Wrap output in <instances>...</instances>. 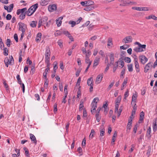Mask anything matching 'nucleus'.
<instances>
[{
	"mask_svg": "<svg viewBox=\"0 0 157 157\" xmlns=\"http://www.w3.org/2000/svg\"><path fill=\"white\" fill-rule=\"evenodd\" d=\"M95 133V132L94 130V129H92L91 130V132L89 136L90 138H91V139L94 136V135Z\"/></svg>",
	"mask_w": 157,
	"mask_h": 157,
	"instance_id": "58836bf2",
	"label": "nucleus"
},
{
	"mask_svg": "<svg viewBox=\"0 0 157 157\" xmlns=\"http://www.w3.org/2000/svg\"><path fill=\"white\" fill-rule=\"evenodd\" d=\"M86 2H87V5L94 6V2L91 0H89L88 1H86Z\"/></svg>",
	"mask_w": 157,
	"mask_h": 157,
	"instance_id": "4c0bfd02",
	"label": "nucleus"
},
{
	"mask_svg": "<svg viewBox=\"0 0 157 157\" xmlns=\"http://www.w3.org/2000/svg\"><path fill=\"white\" fill-rule=\"evenodd\" d=\"M30 138L32 141H33L36 145L37 144V141L35 136L33 134L31 133L30 134Z\"/></svg>",
	"mask_w": 157,
	"mask_h": 157,
	"instance_id": "a211bd4d",
	"label": "nucleus"
},
{
	"mask_svg": "<svg viewBox=\"0 0 157 157\" xmlns=\"http://www.w3.org/2000/svg\"><path fill=\"white\" fill-rule=\"evenodd\" d=\"M62 21L60 20H59L57 19H56V24L57 25L58 27H59L61 25Z\"/></svg>",
	"mask_w": 157,
	"mask_h": 157,
	"instance_id": "49530a36",
	"label": "nucleus"
},
{
	"mask_svg": "<svg viewBox=\"0 0 157 157\" xmlns=\"http://www.w3.org/2000/svg\"><path fill=\"white\" fill-rule=\"evenodd\" d=\"M139 59L141 63L144 64L147 61V58L144 55H141L139 56Z\"/></svg>",
	"mask_w": 157,
	"mask_h": 157,
	"instance_id": "39448f33",
	"label": "nucleus"
},
{
	"mask_svg": "<svg viewBox=\"0 0 157 157\" xmlns=\"http://www.w3.org/2000/svg\"><path fill=\"white\" fill-rule=\"evenodd\" d=\"M132 37L130 36H127L122 40V42L125 44L130 43L132 41Z\"/></svg>",
	"mask_w": 157,
	"mask_h": 157,
	"instance_id": "0eeeda50",
	"label": "nucleus"
},
{
	"mask_svg": "<svg viewBox=\"0 0 157 157\" xmlns=\"http://www.w3.org/2000/svg\"><path fill=\"white\" fill-rule=\"evenodd\" d=\"M146 18L147 19H153L155 20H157V17H156L155 15H151L147 17Z\"/></svg>",
	"mask_w": 157,
	"mask_h": 157,
	"instance_id": "b1692460",
	"label": "nucleus"
},
{
	"mask_svg": "<svg viewBox=\"0 0 157 157\" xmlns=\"http://www.w3.org/2000/svg\"><path fill=\"white\" fill-rule=\"evenodd\" d=\"M57 104L55 103L54 105V112L55 113L57 111Z\"/></svg>",
	"mask_w": 157,
	"mask_h": 157,
	"instance_id": "bf43d9fd",
	"label": "nucleus"
},
{
	"mask_svg": "<svg viewBox=\"0 0 157 157\" xmlns=\"http://www.w3.org/2000/svg\"><path fill=\"white\" fill-rule=\"evenodd\" d=\"M26 13H21L20 15V18L21 20L25 19Z\"/></svg>",
	"mask_w": 157,
	"mask_h": 157,
	"instance_id": "13d9d810",
	"label": "nucleus"
},
{
	"mask_svg": "<svg viewBox=\"0 0 157 157\" xmlns=\"http://www.w3.org/2000/svg\"><path fill=\"white\" fill-rule=\"evenodd\" d=\"M103 74H100L97 76L96 80V82L97 84L99 83L102 80L103 78Z\"/></svg>",
	"mask_w": 157,
	"mask_h": 157,
	"instance_id": "9b49d317",
	"label": "nucleus"
},
{
	"mask_svg": "<svg viewBox=\"0 0 157 157\" xmlns=\"http://www.w3.org/2000/svg\"><path fill=\"white\" fill-rule=\"evenodd\" d=\"M137 96L136 94H133L132 97V103L131 104H132V102L133 101L134 102H136V99Z\"/></svg>",
	"mask_w": 157,
	"mask_h": 157,
	"instance_id": "f704fd0d",
	"label": "nucleus"
},
{
	"mask_svg": "<svg viewBox=\"0 0 157 157\" xmlns=\"http://www.w3.org/2000/svg\"><path fill=\"white\" fill-rule=\"evenodd\" d=\"M144 113L143 112H141L140 114V117L139 120V123H141V122L143 121L144 120Z\"/></svg>",
	"mask_w": 157,
	"mask_h": 157,
	"instance_id": "6ab92c4d",
	"label": "nucleus"
},
{
	"mask_svg": "<svg viewBox=\"0 0 157 157\" xmlns=\"http://www.w3.org/2000/svg\"><path fill=\"white\" fill-rule=\"evenodd\" d=\"M87 114L86 111L85 109H84L83 112V117H87Z\"/></svg>",
	"mask_w": 157,
	"mask_h": 157,
	"instance_id": "338daca9",
	"label": "nucleus"
},
{
	"mask_svg": "<svg viewBox=\"0 0 157 157\" xmlns=\"http://www.w3.org/2000/svg\"><path fill=\"white\" fill-rule=\"evenodd\" d=\"M121 99V96H118L116 100V103H120Z\"/></svg>",
	"mask_w": 157,
	"mask_h": 157,
	"instance_id": "a18cd8bd",
	"label": "nucleus"
},
{
	"mask_svg": "<svg viewBox=\"0 0 157 157\" xmlns=\"http://www.w3.org/2000/svg\"><path fill=\"white\" fill-rule=\"evenodd\" d=\"M116 62H118V65H120L119 66V67H121V68H122L124 66V62L121 58L119 59V60Z\"/></svg>",
	"mask_w": 157,
	"mask_h": 157,
	"instance_id": "f8f14e48",
	"label": "nucleus"
},
{
	"mask_svg": "<svg viewBox=\"0 0 157 157\" xmlns=\"http://www.w3.org/2000/svg\"><path fill=\"white\" fill-rule=\"evenodd\" d=\"M113 44L112 39L111 38H109L108 39L107 45L110 46Z\"/></svg>",
	"mask_w": 157,
	"mask_h": 157,
	"instance_id": "37998d69",
	"label": "nucleus"
},
{
	"mask_svg": "<svg viewBox=\"0 0 157 157\" xmlns=\"http://www.w3.org/2000/svg\"><path fill=\"white\" fill-rule=\"evenodd\" d=\"M42 34L40 33H39L36 37V40L37 42H40L41 40Z\"/></svg>",
	"mask_w": 157,
	"mask_h": 157,
	"instance_id": "412c9836",
	"label": "nucleus"
},
{
	"mask_svg": "<svg viewBox=\"0 0 157 157\" xmlns=\"http://www.w3.org/2000/svg\"><path fill=\"white\" fill-rule=\"evenodd\" d=\"M125 62L127 63H130L131 61V59L130 58L128 57H125L124 59Z\"/></svg>",
	"mask_w": 157,
	"mask_h": 157,
	"instance_id": "603ef678",
	"label": "nucleus"
},
{
	"mask_svg": "<svg viewBox=\"0 0 157 157\" xmlns=\"http://www.w3.org/2000/svg\"><path fill=\"white\" fill-rule=\"evenodd\" d=\"M135 57L134 58V64L135 68L137 73H139L140 71V67L139 63L138 61V59L137 57L135 55Z\"/></svg>",
	"mask_w": 157,
	"mask_h": 157,
	"instance_id": "20e7f679",
	"label": "nucleus"
},
{
	"mask_svg": "<svg viewBox=\"0 0 157 157\" xmlns=\"http://www.w3.org/2000/svg\"><path fill=\"white\" fill-rule=\"evenodd\" d=\"M125 68H124L122 70L121 73V74L120 75V77L121 78L122 77L123 78L124 77V75L125 74Z\"/></svg>",
	"mask_w": 157,
	"mask_h": 157,
	"instance_id": "c03bdc74",
	"label": "nucleus"
},
{
	"mask_svg": "<svg viewBox=\"0 0 157 157\" xmlns=\"http://www.w3.org/2000/svg\"><path fill=\"white\" fill-rule=\"evenodd\" d=\"M105 129H102L100 130V136H103L105 134Z\"/></svg>",
	"mask_w": 157,
	"mask_h": 157,
	"instance_id": "680f3d73",
	"label": "nucleus"
},
{
	"mask_svg": "<svg viewBox=\"0 0 157 157\" xmlns=\"http://www.w3.org/2000/svg\"><path fill=\"white\" fill-rule=\"evenodd\" d=\"M152 66L151 63H149L146 65L144 68V72L145 73H147L149 70L150 68Z\"/></svg>",
	"mask_w": 157,
	"mask_h": 157,
	"instance_id": "2eb2a0df",
	"label": "nucleus"
},
{
	"mask_svg": "<svg viewBox=\"0 0 157 157\" xmlns=\"http://www.w3.org/2000/svg\"><path fill=\"white\" fill-rule=\"evenodd\" d=\"M9 63L10 65H12L14 63V59L12 56H10Z\"/></svg>",
	"mask_w": 157,
	"mask_h": 157,
	"instance_id": "bb28decb",
	"label": "nucleus"
},
{
	"mask_svg": "<svg viewBox=\"0 0 157 157\" xmlns=\"http://www.w3.org/2000/svg\"><path fill=\"white\" fill-rule=\"evenodd\" d=\"M57 9L56 5L53 4L50 5L48 6V11L50 12H52L56 10Z\"/></svg>",
	"mask_w": 157,
	"mask_h": 157,
	"instance_id": "6e6552de",
	"label": "nucleus"
},
{
	"mask_svg": "<svg viewBox=\"0 0 157 157\" xmlns=\"http://www.w3.org/2000/svg\"><path fill=\"white\" fill-rule=\"evenodd\" d=\"M115 81H113V82L109 84V86L107 88V90H110L112 88V87L113 86V85Z\"/></svg>",
	"mask_w": 157,
	"mask_h": 157,
	"instance_id": "864d4df0",
	"label": "nucleus"
},
{
	"mask_svg": "<svg viewBox=\"0 0 157 157\" xmlns=\"http://www.w3.org/2000/svg\"><path fill=\"white\" fill-rule=\"evenodd\" d=\"M18 26L19 29H27L26 25L22 22H19Z\"/></svg>",
	"mask_w": 157,
	"mask_h": 157,
	"instance_id": "9d476101",
	"label": "nucleus"
},
{
	"mask_svg": "<svg viewBox=\"0 0 157 157\" xmlns=\"http://www.w3.org/2000/svg\"><path fill=\"white\" fill-rule=\"evenodd\" d=\"M122 109H123L122 106H120L119 110L118 111V110L117 112L118 113V114H117L118 117H119L120 116V115L121 114V113L122 111Z\"/></svg>",
	"mask_w": 157,
	"mask_h": 157,
	"instance_id": "a19ab883",
	"label": "nucleus"
},
{
	"mask_svg": "<svg viewBox=\"0 0 157 157\" xmlns=\"http://www.w3.org/2000/svg\"><path fill=\"white\" fill-rule=\"evenodd\" d=\"M3 80V84L6 88V90L7 92V93H10V91L9 90V86L8 84L6 82V80L5 79Z\"/></svg>",
	"mask_w": 157,
	"mask_h": 157,
	"instance_id": "4be33fe9",
	"label": "nucleus"
},
{
	"mask_svg": "<svg viewBox=\"0 0 157 157\" xmlns=\"http://www.w3.org/2000/svg\"><path fill=\"white\" fill-rule=\"evenodd\" d=\"M119 104L117 103H115V113L116 112H117L119 107Z\"/></svg>",
	"mask_w": 157,
	"mask_h": 157,
	"instance_id": "8fccbe9b",
	"label": "nucleus"
},
{
	"mask_svg": "<svg viewBox=\"0 0 157 157\" xmlns=\"http://www.w3.org/2000/svg\"><path fill=\"white\" fill-rule=\"evenodd\" d=\"M129 47V46L127 44H125L123 46H121L120 47L121 49H126Z\"/></svg>",
	"mask_w": 157,
	"mask_h": 157,
	"instance_id": "09e8293b",
	"label": "nucleus"
},
{
	"mask_svg": "<svg viewBox=\"0 0 157 157\" xmlns=\"http://www.w3.org/2000/svg\"><path fill=\"white\" fill-rule=\"evenodd\" d=\"M128 82V78H126L125 79H124V81L122 83V86L121 87V90H122L124 89V86L126 85Z\"/></svg>",
	"mask_w": 157,
	"mask_h": 157,
	"instance_id": "5701e85b",
	"label": "nucleus"
},
{
	"mask_svg": "<svg viewBox=\"0 0 157 157\" xmlns=\"http://www.w3.org/2000/svg\"><path fill=\"white\" fill-rule=\"evenodd\" d=\"M48 20V18L47 17H44L39 20V22H41L43 25H45V23L47 22Z\"/></svg>",
	"mask_w": 157,
	"mask_h": 157,
	"instance_id": "4468645a",
	"label": "nucleus"
},
{
	"mask_svg": "<svg viewBox=\"0 0 157 157\" xmlns=\"http://www.w3.org/2000/svg\"><path fill=\"white\" fill-rule=\"evenodd\" d=\"M153 131L155 132H156L157 130V121H155V123H153Z\"/></svg>",
	"mask_w": 157,
	"mask_h": 157,
	"instance_id": "c85d7f7f",
	"label": "nucleus"
},
{
	"mask_svg": "<svg viewBox=\"0 0 157 157\" xmlns=\"http://www.w3.org/2000/svg\"><path fill=\"white\" fill-rule=\"evenodd\" d=\"M68 24L71 25V27H73L76 25L75 21H70L68 22Z\"/></svg>",
	"mask_w": 157,
	"mask_h": 157,
	"instance_id": "473e14b6",
	"label": "nucleus"
},
{
	"mask_svg": "<svg viewBox=\"0 0 157 157\" xmlns=\"http://www.w3.org/2000/svg\"><path fill=\"white\" fill-rule=\"evenodd\" d=\"M48 79H46L44 81V87L45 88H47L48 87Z\"/></svg>",
	"mask_w": 157,
	"mask_h": 157,
	"instance_id": "052dcab7",
	"label": "nucleus"
},
{
	"mask_svg": "<svg viewBox=\"0 0 157 157\" xmlns=\"http://www.w3.org/2000/svg\"><path fill=\"white\" fill-rule=\"evenodd\" d=\"M2 50H4L3 54L5 56H7L8 54V50L7 48H3Z\"/></svg>",
	"mask_w": 157,
	"mask_h": 157,
	"instance_id": "2f4dec72",
	"label": "nucleus"
},
{
	"mask_svg": "<svg viewBox=\"0 0 157 157\" xmlns=\"http://www.w3.org/2000/svg\"><path fill=\"white\" fill-rule=\"evenodd\" d=\"M14 5L13 4H10L9 6V11L10 12H11L13 8Z\"/></svg>",
	"mask_w": 157,
	"mask_h": 157,
	"instance_id": "e2e57ef3",
	"label": "nucleus"
},
{
	"mask_svg": "<svg viewBox=\"0 0 157 157\" xmlns=\"http://www.w3.org/2000/svg\"><path fill=\"white\" fill-rule=\"evenodd\" d=\"M100 58L96 57L94 61L93 67H95L98 65L99 61Z\"/></svg>",
	"mask_w": 157,
	"mask_h": 157,
	"instance_id": "aec40b11",
	"label": "nucleus"
},
{
	"mask_svg": "<svg viewBox=\"0 0 157 157\" xmlns=\"http://www.w3.org/2000/svg\"><path fill=\"white\" fill-rule=\"evenodd\" d=\"M87 83L88 86H90L91 84H93L92 77H90L88 79Z\"/></svg>",
	"mask_w": 157,
	"mask_h": 157,
	"instance_id": "393cba45",
	"label": "nucleus"
},
{
	"mask_svg": "<svg viewBox=\"0 0 157 157\" xmlns=\"http://www.w3.org/2000/svg\"><path fill=\"white\" fill-rule=\"evenodd\" d=\"M47 1L45 0L41 1L40 2V4L42 6H45L47 4Z\"/></svg>",
	"mask_w": 157,
	"mask_h": 157,
	"instance_id": "4d7b16f0",
	"label": "nucleus"
},
{
	"mask_svg": "<svg viewBox=\"0 0 157 157\" xmlns=\"http://www.w3.org/2000/svg\"><path fill=\"white\" fill-rule=\"evenodd\" d=\"M118 62H115L113 69V72H115L118 67Z\"/></svg>",
	"mask_w": 157,
	"mask_h": 157,
	"instance_id": "c9c22d12",
	"label": "nucleus"
},
{
	"mask_svg": "<svg viewBox=\"0 0 157 157\" xmlns=\"http://www.w3.org/2000/svg\"><path fill=\"white\" fill-rule=\"evenodd\" d=\"M37 21H32L31 22L30 25V26L33 28H34L36 27L37 24Z\"/></svg>",
	"mask_w": 157,
	"mask_h": 157,
	"instance_id": "cd10ccee",
	"label": "nucleus"
},
{
	"mask_svg": "<svg viewBox=\"0 0 157 157\" xmlns=\"http://www.w3.org/2000/svg\"><path fill=\"white\" fill-rule=\"evenodd\" d=\"M137 109V107L136 106V104L135 103L133 107V110L131 114V116L133 117L134 114H135V112H136Z\"/></svg>",
	"mask_w": 157,
	"mask_h": 157,
	"instance_id": "a878e982",
	"label": "nucleus"
},
{
	"mask_svg": "<svg viewBox=\"0 0 157 157\" xmlns=\"http://www.w3.org/2000/svg\"><path fill=\"white\" fill-rule=\"evenodd\" d=\"M51 20L47 22L45 25H43L45 29H48L51 24Z\"/></svg>",
	"mask_w": 157,
	"mask_h": 157,
	"instance_id": "c756f323",
	"label": "nucleus"
},
{
	"mask_svg": "<svg viewBox=\"0 0 157 157\" xmlns=\"http://www.w3.org/2000/svg\"><path fill=\"white\" fill-rule=\"evenodd\" d=\"M132 9L133 10H135L137 11H141V7H132Z\"/></svg>",
	"mask_w": 157,
	"mask_h": 157,
	"instance_id": "69168bd1",
	"label": "nucleus"
},
{
	"mask_svg": "<svg viewBox=\"0 0 157 157\" xmlns=\"http://www.w3.org/2000/svg\"><path fill=\"white\" fill-rule=\"evenodd\" d=\"M62 33L60 30H57L55 33V35L56 36H58L60 35Z\"/></svg>",
	"mask_w": 157,
	"mask_h": 157,
	"instance_id": "ea45409f",
	"label": "nucleus"
},
{
	"mask_svg": "<svg viewBox=\"0 0 157 157\" xmlns=\"http://www.w3.org/2000/svg\"><path fill=\"white\" fill-rule=\"evenodd\" d=\"M86 58L85 59V62L86 63L89 64V62L90 61L89 58V56H88L87 54H86Z\"/></svg>",
	"mask_w": 157,
	"mask_h": 157,
	"instance_id": "6e6d98bb",
	"label": "nucleus"
},
{
	"mask_svg": "<svg viewBox=\"0 0 157 157\" xmlns=\"http://www.w3.org/2000/svg\"><path fill=\"white\" fill-rule=\"evenodd\" d=\"M16 78L18 82V83L20 85H21L22 83V81L21 79L20 78V75H17Z\"/></svg>",
	"mask_w": 157,
	"mask_h": 157,
	"instance_id": "72a5a7b5",
	"label": "nucleus"
},
{
	"mask_svg": "<svg viewBox=\"0 0 157 157\" xmlns=\"http://www.w3.org/2000/svg\"><path fill=\"white\" fill-rule=\"evenodd\" d=\"M57 43L58 44L60 48H62L63 47V42L61 40H59V41L57 42Z\"/></svg>",
	"mask_w": 157,
	"mask_h": 157,
	"instance_id": "de8ad7c7",
	"label": "nucleus"
},
{
	"mask_svg": "<svg viewBox=\"0 0 157 157\" xmlns=\"http://www.w3.org/2000/svg\"><path fill=\"white\" fill-rule=\"evenodd\" d=\"M59 87L60 90L62 92L63 91V84L62 82L59 83Z\"/></svg>",
	"mask_w": 157,
	"mask_h": 157,
	"instance_id": "3c124183",
	"label": "nucleus"
},
{
	"mask_svg": "<svg viewBox=\"0 0 157 157\" xmlns=\"http://www.w3.org/2000/svg\"><path fill=\"white\" fill-rule=\"evenodd\" d=\"M128 71L130 72H131L133 71V67H132V64H129L128 65Z\"/></svg>",
	"mask_w": 157,
	"mask_h": 157,
	"instance_id": "e433bc0d",
	"label": "nucleus"
},
{
	"mask_svg": "<svg viewBox=\"0 0 157 157\" xmlns=\"http://www.w3.org/2000/svg\"><path fill=\"white\" fill-rule=\"evenodd\" d=\"M38 7V4L36 3L35 4L31 6L27 11V15L29 16H31L36 11Z\"/></svg>",
	"mask_w": 157,
	"mask_h": 157,
	"instance_id": "f257e3e1",
	"label": "nucleus"
},
{
	"mask_svg": "<svg viewBox=\"0 0 157 157\" xmlns=\"http://www.w3.org/2000/svg\"><path fill=\"white\" fill-rule=\"evenodd\" d=\"M99 101V99L98 97H96L94 99L91 104L92 108H95L97 107V102Z\"/></svg>",
	"mask_w": 157,
	"mask_h": 157,
	"instance_id": "423d86ee",
	"label": "nucleus"
},
{
	"mask_svg": "<svg viewBox=\"0 0 157 157\" xmlns=\"http://www.w3.org/2000/svg\"><path fill=\"white\" fill-rule=\"evenodd\" d=\"M51 55V52L49 48L48 47L46 48L45 52V57H50Z\"/></svg>",
	"mask_w": 157,
	"mask_h": 157,
	"instance_id": "ddd939ff",
	"label": "nucleus"
},
{
	"mask_svg": "<svg viewBox=\"0 0 157 157\" xmlns=\"http://www.w3.org/2000/svg\"><path fill=\"white\" fill-rule=\"evenodd\" d=\"M35 71V69L34 66H32L31 68V70L30 71V73H32V74H34Z\"/></svg>",
	"mask_w": 157,
	"mask_h": 157,
	"instance_id": "0e129e2a",
	"label": "nucleus"
},
{
	"mask_svg": "<svg viewBox=\"0 0 157 157\" xmlns=\"http://www.w3.org/2000/svg\"><path fill=\"white\" fill-rule=\"evenodd\" d=\"M151 129L150 126L149 127L147 131L146 136L148 139H150L151 136Z\"/></svg>",
	"mask_w": 157,
	"mask_h": 157,
	"instance_id": "f3484780",
	"label": "nucleus"
},
{
	"mask_svg": "<svg viewBox=\"0 0 157 157\" xmlns=\"http://www.w3.org/2000/svg\"><path fill=\"white\" fill-rule=\"evenodd\" d=\"M129 95V91L128 90H127L124 93V99H126V98L128 97Z\"/></svg>",
	"mask_w": 157,
	"mask_h": 157,
	"instance_id": "5fc2aeb1",
	"label": "nucleus"
},
{
	"mask_svg": "<svg viewBox=\"0 0 157 157\" xmlns=\"http://www.w3.org/2000/svg\"><path fill=\"white\" fill-rule=\"evenodd\" d=\"M27 8L26 7L22 9H18L17 11V15H19L20 13H27Z\"/></svg>",
	"mask_w": 157,
	"mask_h": 157,
	"instance_id": "1a4fd4ad",
	"label": "nucleus"
},
{
	"mask_svg": "<svg viewBox=\"0 0 157 157\" xmlns=\"http://www.w3.org/2000/svg\"><path fill=\"white\" fill-rule=\"evenodd\" d=\"M12 17V16L10 14H7L6 17V18L7 20H9L11 19V18Z\"/></svg>",
	"mask_w": 157,
	"mask_h": 157,
	"instance_id": "774afa93",
	"label": "nucleus"
},
{
	"mask_svg": "<svg viewBox=\"0 0 157 157\" xmlns=\"http://www.w3.org/2000/svg\"><path fill=\"white\" fill-rule=\"evenodd\" d=\"M119 1L121 2L120 5L121 6H126L128 5L134 4L133 2H131L128 0L124 1L123 0H119Z\"/></svg>",
	"mask_w": 157,
	"mask_h": 157,
	"instance_id": "7ed1b4c3",
	"label": "nucleus"
},
{
	"mask_svg": "<svg viewBox=\"0 0 157 157\" xmlns=\"http://www.w3.org/2000/svg\"><path fill=\"white\" fill-rule=\"evenodd\" d=\"M83 102L82 101H81L80 102V104L79 106V110L81 111L83 109L84 107Z\"/></svg>",
	"mask_w": 157,
	"mask_h": 157,
	"instance_id": "7c9ffc66",
	"label": "nucleus"
},
{
	"mask_svg": "<svg viewBox=\"0 0 157 157\" xmlns=\"http://www.w3.org/2000/svg\"><path fill=\"white\" fill-rule=\"evenodd\" d=\"M110 57V64H113L114 62V54L113 53H111L109 56Z\"/></svg>",
	"mask_w": 157,
	"mask_h": 157,
	"instance_id": "dca6fc26",
	"label": "nucleus"
},
{
	"mask_svg": "<svg viewBox=\"0 0 157 157\" xmlns=\"http://www.w3.org/2000/svg\"><path fill=\"white\" fill-rule=\"evenodd\" d=\"M151 150V147L150 146H148V149L147 150V152L146 153V154L148 157H149V156L150 155Z\"/></svg>",
	"mask_w": 157,
	"mask_h": 157,
	"instance_id": "79ce46f5",
	"label": "nucleus"
},
{
	"mask_svg": "<svg viewBox=\"0 0 157 157\" xmlns=\"http://www.w3.org/2000/svg\"><path fill=\"white\" fill-rule=\"evenodd\" d=\"M146 45L145 44H141L138 47H135L133 50L136 52L144 51L145 50Z\"/></svg>",
	"mask_w": 157,
	"mask_h": 157,
	"instance_id": "f03ea898",
	"label": "nucleus"
}]
</instances>
